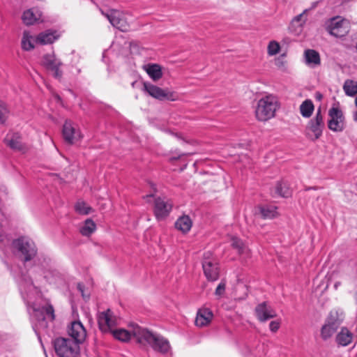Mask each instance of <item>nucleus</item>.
Here are the masks:
<instances>
[{
  "label": "nucleus",
  "instance_id": "obj_6",
  "mask_svg": "<svg viewBox=\"0 0 357 357\" xmlns=\"http://www.w3.org/2000/svg\"><path fill=\"white\" fill-rule=\"evenodd\" d=\"M12 246L15 250L21 254L24 261H31L37 254L35 243L26 237H20L13 241Z\"/></svg>",
  "mask_w": 357,
  "mask_h": 357
},
{
  "label": "nucleus",
  "instance_id": "obj_41",
  "mask_svg": "<svg viewBox=\"0 0 357 357\" xmlns=\"http://www.w3.org/2000/svg\"><path fill=\"white\" fill-rule=\"evenodd\" d=\"M280 326V322L278 321H272L269 324V328L271 332L275 333L278 331Z\"/></svg>",
  "mask_w": 357,
  "mask_h": 357
},
{
  "label": "nucleus",
  "instance_id": "obj_14",
  "mask_svg": "<svg viewBox=\"0 0 357 357\" xmlns=\"http://www.w3.org/2000/svg\"><path fill=\"white\" fill-rule=\"evenodd\" d=\"M102 13L108 19L113 26L121 31H128L129 25L121 12L117 10H112L109 13L105 14L103 12Z\"/></svg>",
  "mask_w": 357,
  "mask_h": 357
},
{
  "label": "nucleus",
  "instance_id": "obj_21",
  "mask_svg": "<svg viewBox=\"0 0 357 357\" xmlns=\"http://www.w3.org/2000/svg\"><path fill=\"white\" fill-rule=\"evenodd\" d=\"M42 13L37 8H33L25 10L22 15V20L26 26L33 25L42 21Z\"/></svg>",
  "mask_w": 357,
  "mask_h": 357
},
{
  "label": "nucleus",
  "instance_id": "obj_28",
  "mask_svg": "<svg viewBox=\"0 0 357 357\" xmlns=\"http://www.w3.org/2000/svg\"><path fill=\"white\" fill-rule=\"evenodd\" d=\"M136 326H138V325L132 324L131 326L130 331H127L125 329L120 328V329H116V330L114 329L111 333H112L114 337L116 339H117L120 341H122V342H127L130 340L132 336H133L135 337L132 331H133V328Z\"/></svg>",
  "mask_w": 357,
  "mask_h": 357
},
{
  "label": "nucleus",
  "instance_id": "obj_11",
  "mask_svg": "<svg viewBox=\"0 0 357 357\" xmlns=\"http://www.w3.org/2000/svg\"><path fill=\"white\" fill-rule=\"evenodd\" d=\"M98 323L99 328L103 333L112 332L116 325V318L109 309L98 314Z\"/></svg>",
  "mask_w": 357,
  "mask_h": 357
},
{
  "label": "nucleus",
  "instance_id": "obj_26",
  "mask_svg": "<svg viewBox=\"0 0 357 357\" xmlns=\"http://www.w3.org/2000/svg\"><path fill=\"white\" fill-rule=\"evenodd\" d=\"M192 226V222L188 215L179 217L175 222V227L183 234L188 233Z\"/></svg>",
  "mask_w": 357,
  "mask_h": 357
},
{
  "label": "nucleus",
  "instance_id": "obj_42",
  "mask_svg": "<svg viewBox=\"0 0 357 357\" xmlns=\"http://www.w3.org/2000/svg\"><path fill=\"white\" fill-rule=\"evenodd\" d=\"M184 155H185L184 153H179L177 156L171 157L169 160L172 161L176 160H178L181 156H183Z\"/></svg>",
  "mask_w": 357,
  "mask_h": 357
},
{
  "label": "nucleus",
  "instance_id": "obj_23",
  "mask_svg": "<svg viewBox=\"0 0 357 357\" xmlns=\"http://www.w3.org/2000/svg\"><path fill=\"white\" fill-rule=\"evenodd\" d=\"M59 38L56 31L47 30L40 33L36 37V43L39 45H47L54 43Z\"/></svg>",
  "mask_w": 357,
  "mask_h": 357
},
{
  "label": "nucleus",
  "instance_id": "obj_40",
  "mask_svg": "<svg viewBox=\"0 0 357 357\" xmlns=\"http://www.w3.org/2000/svg\"><path fill=\"white\" fill-rule=\"evenodd\" d=\"M309 10L308 9H305L303 10V12L298 15H296V17H294V18L292 20V23H295V22H299L300 24L299 26H302L303 24H304L306 21V20H303V22H301L302 21V18H303V16L304 14H305Z\"/></svg>",
  "mask_w": 357,
  "mask_h": 357
},
{
  "label": "nucleus",
  "instance_id": "obj_44",
  "mask_svg": "<svg viewBox=\"0 0 357 357\" xmlns=\"http://www.w3.org/2000/svg\"><path fill=\"white\" fill-rule=\"evenodd\" d=\"M77 289L83 294V286L81 284H77ZM84 296V294H82Z\"/></svg>",
  "mask_w": 357,
  "mask_h": 357
},
{
  "label": "nucleus",
  "instance_id": "obj_18",
  "mask_svg": "<svg viewBox=\"0 0 357 357\" xmlns=\"http://www.w3.org/2000/svg\"><path fill=\"white\" fill-rule=\"evenodd\" d=\"M255 314L258 320L261 322L277 316L276 312L266 302H263L256 306Z\"/></svg>",
  "mask_w": 357,
  "mask_h": 357
},
{
  "label": "nucleus",
  "instance_id": "obj_38",
  "mask_svg": "<svg viewBox=\"0 0 357 357\" xmlns=\"http://www.w3.org/2000/svg\"><path fill=\"white\" fill-rule=\"evenodd\" d=\"M280 50V45L278 42L273 40L268 43V55H270V56L275 55L278 53H279Z\"/></svg>",
  "mask_w": 357,
  "mask_h": 357
},
{
  "label": "nucleus",
  "instance_id": "obj_16",
  "mask_svg": "<svg viewBox=\"0 0 357 357\" xmlns=\"http://www.w3.org/2000/svg\"><path fill=\"white\" fill-rule=\"evenodd\" d=\"M68 333L71 340L76 342L79 345L84 342L86 337V331L80 321H73L68 327Z\"/></svg>",
  "mask_w": 357,
  "mask_h": 357
},
{
  "label": "nucleus",
  "instance_id": "obj_3",
  "mask_svg": "<svg viewBox=\"0 0 357 357\" xmlns=\"http://www.w3.org/2000/svg\"><path fill=\"white\" fill-rule=\"evenodd\" d=\"M32 317L37 324L34 327V330L37 333L39 328L45 329L47 327V321H52L55 319L54 310L53 306L50 303H46L41 307L33 305Z\"/></svg>",
  "mask_w": 357,
  "mask_h": 357
},
{
  "label": "nucleus",
  "instance_id": "obj_34",
  "mask_svg": "<svg viewBox=\"0 0 357 357\" xmlns=\"http://www.w3.org/2000/svg\"><path fill=\"white\" fill-rule=\"evenodd\" d=\"M96 229L95 222L91 219L85 220L84 225L80 228V233L83 236H90Z\"/></svg>",
  "mask_w": 357,
  "mask_h": 357
},
{
  "label": "nucleus",
  "instance_id": "obj_32",
  "mask_svg": "<svg viewBox=\"0 0 357 357\" xmlns=\"http://www.w3.org/2000/svg\"><path fill=\"white\" fill-rule=\"evenodd\" d=\"M314 107L311 100H305L300 106L301 115L305 118H309L312 114Z\"/></svg>",
  "mask_w": 357,
  "mask_h": 357
},
{
  "label": "nucleus",
  "instance_id": "obj_29",
  "mask_svg": "<svg viewBox=\"0 0 357 357\" xmlns=\"http://www.w3.org/2000/svg\"><path fill=\"white\" fill-rule=\"evenodd\" d=\"M34 43H36V38H34L29 31H24L21 41L22 49L24 51H31L35 47Z\"/></svg>",
  "mask_w": 357,
  "mask_h": 357
},
{
  "label": "nucleus",
  "instance_id": "obj_48",
  "mask_svg": "<svg viewBox=\"0 0 357 357\" xmlns=\"http://www.w3.org/2000/svg\"><path fill=\"white\" fill-rule=\"evenodd\" d=\"M317 2H314V3H312V8H315V7L317 6Z\"/></svg>",
  "mask_w": 357,
  "mask_h": 357
},
{
  "label": "nucleus",
  "instance_id": "obj_36",
  "mask_svg": "<svg viewBox=\"0 0 357 357\" xmlns=\"http://www.w3.org/2000/svg\"><path fill=\"white\" fill-rule=\"evenodd\" d=\"M75 211L81 215H88L92 211V208L84 201L79 200L75 205Z\"/></svg>",
  "mask_w": 357,
  "mask_h": 357
},
{
  "label": "nucleus",
  "instance_id": "obj_35",
  "mask_svg": "<svg viewBox=\"0 0 357 357\" xmlns=\"http://www.w3.org/2000/svg\"><path fill=\"white\" fill-rule=\"evenodd\" d=\"M231 246L236 249L239 254L241 255H248L249 250L247 246L244 244V243L239 238L236 237H233L231 238Z\"/></svg>",
  "mask_w": 357,
  "mask_h": 357
},
{
  "label": "nucleus",
  "instance_id": "obj_15",
  "mask_svg": "<svg viewBox=\"0 0 357 357\" xmlns=\"http://www.w3.org/2000/svg\"><path fill=\"white\" fill-rule=\"evenodd\" d=\"M328 33L336 37L342 38L349 31V26L344 20H340L337 18H333L327 27Z\"/></svg>",
  "mask_w": 357,
  "mask_h": 357
},
{
  "label": "nucleus",
  "instance_id": "obj_30",
  "mask_svg": "<svg viewBox=\"0 0 357 357\" xmlns=\"http://www.w3.org/2000/svg\"><path fill=\"white\" fill-rule=\"evenodd\" d=\"M259 208L262 218L264 219H273L278 215L277 207L275 206H261Z\"/></svg>",
  "mask_w": 357,
  "mask_h": 357
},
{
  "label": "nucleus",
  "instance_id": "obj_33",
  "mask_svg": "<svg viewBox=\"0 0 357 357\" xmlns=\"http://www.w3.org/2000/svg\"><path fill=\"white\" fill-rule=\"evenodd\" d=\"M343 90L347 96H354L357 94V82L352 79H347L344 83Z\"/></svg>",
  "mask_w": 357,
  "mask_h": 357
},
{
  "label": "nucleus",
  "instance_id": "obj_19",
  "mask_svg": "<svg viewBox=\"0 0 357 357\" xmlns=\"http://www.w3.org/2000/svg\"><path fill=\"white\" fill-rule=\"evenodd\" d=\"M213 317V312L206 307H202L198 310L195 319V325L198 327H204L208 326Z\"/></svg>",
  "mask_w": 357,
  "mask_h": 357
},
{
  "label": "nucleus",
  "instance_id": "obj_5",
  "mask_svg": "<svg viewBox=\"0 0 357 357\" xmlns=\"http://www.w3.org/2000/svg\"><path fill=\"white\" fill-rule=\"evenodd\" d=\"M54 346L55 352L59 357H77L79 354V345L70 338H56Z\"/></svg>",
  "mask_w": 357,
  "mask_h": 357
},
{
  "label": "nucleus",
  "instance_id": "obj_9",
  "mask_svg": "<svg viewBox=\"0 0 357 357\" xmlns=\"http://www.w3.org/2000/svg\"><path fill=\"white\" fill-rule=\"evenodd\" d=\"M41 65L48 70L53 73V75L56 79L62 77V71L60 67L63 65L60 59H57L54 54H46L43 56Z\"/></svg>",
  "mask_w": 357,
  "mask_h": 357
},
{
  "label": "nucleus",
  "instance_id": "obj_10",
  "mask_svg": "<svg viewBox=\"0 0 357 357\" xmlns=\"http://www.w3.org/2000/svg\"><path fill=\"white\" fill-rule=\"evenodd\" d=\"M210 255L209 252L205 253L202 267L207 280L214 282L218 279L220 271L218 264L214 260L209 259Z\"/></svg>",
  "mask_w": 357,
  "mask_h": 357
},
{
  "label": "nucleus",
  "instance_id": "obj_47",
  "mask_svg": "<svg viewBox=\"0 0 357 357\" xmlns=\"http://www.w3.org/2000/svg\"><path fill=\"white\" fill-rule=\"evenodd\" d=\"M137 81H134L131 83V86L132 88H135L136 86V84H137Z\"/></svg>",
  "mask_w": 357,
  "mask_h": 357
},
{
  "label": "nucleus",
  "instance_id": "obj_43",
  "mask_svg": "<svg viewBox=\"0 0 357 357\" xmlns=\"http://www.w3.org/2000/svg\"><path fill=\"white\" fill-rule=\"evenodd\" d=\"M6 237L7 236L4 232L0 231V242L4 241Z\"/></svg>",
  "mask_w": 357,
  "mask_h": 357
},
{
  "label": "nucleus",
  "instance_id": "obj_22",
  "mask_svg": "<svg viewBox=\"0 0 357 357\" xmlns=\"http://www.w3.org/2000/svg\"><path fill=\"white\" fill-rule=\"evenodd\" d=\"M354 334L347 327L341 328L335 337L338 346L347 347L352 342Z\"/></svg>",
  "mask_w": 357,
  "mask_h": 357
},
{
  "label": "nucleus",
  "instance_id": "obj_8",
  "mask_svg": "<svg viewBox=\"0 0 357 357\" xmlns=\"http://www.w3.org/2000/svg\"><path fill=\"white\" fill-rule=\"evenodd\" d=\"M330 119L328 127L334 132H341L344 128V117L342 111L335 107H333L328 111Z\"/></svg>",
  "mask_w": 357,
  "mask_h": 357
},
{
  "label": "nucleus",
  "instance_id": "obj_46",
  "mask_svg": "<svg viewBox=\"0 0 357 357\" xmlns=\"http://www.w3.org/2000/svg\"><path fill=\"white\" fill-rule=\"evenodd\" d=\"M354 120L357 122V111L354 113Z\"/></svg>",
  "mask_w": 357,
  "mask_h": 357
},
{
  "label": "nucleus",
  "instance_id": "obj_1",
  "mask_svg": "<svg viewBox=\"0 0 357 357\" xmlns=\"http://www.w3.org/2000/svg\"><path fill=\"white\" fill-rule=\"evenodd\" d=\"M132 333L136 342L142 346L148 345L154 351L162 354H167L171 350L169 340L158 333H153L139 326H135Z\"/></svg>",
  "mask_w": 357,
  "mask_h": 357
},
{
  "label": "nucleus",
  "instance_id": "obj_31",
  "mask_svg": "<svg viewBox=\"0 0 357 357\" xmlns=\"http://www.w3.org/2000/svg\"><path fill=\"white\" fill-rule=\"evenodd\" d=\"M275 192L282 197H289L291 195V190L286 182H278L275 188Z\"/></svg>",
  "mask_w": 357,
  "mask_h": 357
},
{
  "label": "nucleus",
  "instance_id": "obj_2",
  "mask_svg": "<svg viewBox=\"0 0 357 357\" xmlns=\"http://www.w3.org/2000/svg\"><path fill=\"white\" fill-rule=\"evenodd\" d=\"M280 104L278 98L271 93L261 96L255 106V115L257 121L266 122L274 118Z\"/></svg>",
  "mask_w": 357,
  "mask_h": 357
},
{
  "label": "nucleus",
  "instance_id": "obj_12",
  "mask_svg": "<svg viewBox=\"0 0 357 357\" xmlns=\"http://www.w3.org/2000/svg\"><path fill=\"white\" fill-rule=\"evenodd\" d=\"M324 127V123L321 110V108H319L314 118L310 121L307 127L308 130L312 132L309 135L312 140H316L321 137Z\"/></svg>",
  "mask_w": 357,
  "mask_h": 357
},
{
  "label": "nucleus",
  "instance_id": "obj_24",
  "mask_svg": "<svg viewBox=\"0 0 357 357\" xmlns=\"http://www.w3.org/2000/svg\"><path fill=\"white\" fill-rule=\"evenodd\" d=\"M4 142L10 149L16 151H22L23 145L18 133H8L4 139Z\"/></svg>",
  "mask_w": 357,
  "mask_h": 357
},
{
  "label": "nucleus",
  "instance_id": "obj_49",
  "mask_svg": "<svg viewBox=\"0 0 357 357\" xmlns=\"http://www.w3.org/2000/svg\"><path fill=\"white\" fill-rule=\"evenodd\" d=\"M355 105H356V106L357 107V97H356V99H355Z\"/></svg>",
  "mask_w": 357,
  "mask_h": 357
},
{
  "label": "nucleus",
  "instance_id": "obj_25",
  "mask_svg": "<svg viewBox=\"0 0 357 357\" xmlns=\"http://www.w3.org/2000/svg\"><path fill=\"white\" fill-rule=\"evenodd\" d=\"M305 63L310 67L314 68L321 63L319 54L314 50H306L304 52Z\"/></svg>",
  "mask_w": 357,
  "mask_h": 357
},
{
  "label": "nucleus",
  "instance_id": "obj_7",
  "mask_svg": "<svg viewBox=\"0 0 357 357\" xmlns=\"http://www.w3.org/2000/svg\"><path fill=\"white\" fill-rule=\"evenodd\" d=\"M143 91L151 97L160 100L176 101L178 99V95L175 92L167 89H162L149 82H144Z\"/></svg>",
  "mask_w": 357,
  "mask_h": 357
},
{
  "label": "nucleus",
  "instance_id": "obj_37",
  "mask_svg": "<svg viewBox=\"0 0 357 357\" xmlns=\"http://www.w3.org/2000/svg\"><path fill=\"white\" fill-rule=\"evenodd\" d=\"M10 114V111L5 102L0 101V123H4Z\"/></svg>",
  "mask_w": 357,
  "mask_h": 357
},
{
  "label": "nucleus",
  "instance_id": "obj_13",
  "mask_svg": "<svg viewBox=\"0 0 357 357\" xmlns=\"http://www.w3.org/2000/svg\"><path fill=\"white\" fill-rule=\"evenodd\" d=\"M172 203L165 198L157 197L154 203V214L158 220L167 217L172 211Z\"/></svg>",
  "mask_w": 357,
  "mask_h": 357
},
{
  "label": "nucleus",
  "instance_id": "obj_45",
  "mask_svg": "<svg viewBox=\"0 0 357 357\" xmlns=\"http://www.w3.org/2000/svg\"><path fill=\"white\" fill-rule=\"evenodd\" d=\"M340 284H341V283H340V282H335V284H334V287H335V289H337V287L340 285Z\"/></svg>",
  "mask_w": 357,
  "mask_h": 357
},
{
  "label": "nucleus",
  "instance_id": "obj_4",
  "mask_svg": "<svg viewBox=\"0 0 357 357\" xmlns=\"http://www.w3.org/2000/svg\"><path fill=\"white\" fill-rule=\"evenodd\" d=\"M342 314L336 310L331 311L320 330V336L324 341L331 339L342 321Z\"/></svg>",
  "mask_w": 357,
  "mask_h": 357
},
{
  "label": "nucleus",
  "instance_id": "obj_27",
  "mask_svg": "<svg viewBox=\"0 0 357 357\" xmlns=\"http://www.w3.org/2000/svg\"><path fill=\"white\" fill-rule=\"evenodd\" d=\"M144 68L146 73L153 81H158L162 77V68L158 64L149 63Z\"/></svg>",
  "mask_w": 357,
  "mask_h": 357
},
{
  "label": "nucleus",
  "instance_id": "obj_39",
  "mask_svg": "<svg viewBox=\"0 0 357 357\" xmlns=\"http://www.w3.org/2000/svg\"><path fill=\"white\" fill-rule=\"evenodd\" d=\"M226 289V282L222 280L215 289V294L220 298L225 293Z\"/></svg>",
  "mask_w": 357,
  "mask_h": 357
},
{
  "label": "nucleus",
  "instance_id": "obj_20",
  "mask_svg": "<svg viewBox=\"0 0 357 357\" xmlns=\"http://www.w3.org/2000/svg\"><path fill=\"white\" fill-rule=\"evenodd\" d=\"M20 290L24 299L27 300L28 302H30L31 295L38 293V290L31 280L26 278H23L20 282Z\"/></svg>",
  "mask_w": 357,
  "mask_h": 357
},
{
  "label": "nucleus",
  "instance_id": "obj_17",
  "mask_svg": "<svg viewBox=\"0 0 357 357\" xmlns=\"http://www.w3.org/2000/svg\"><path fill=\"white\" fill-rule=\"evenodd\" d=\"M63 136L65 141L70 144H75L82 138L80 131L70 121H66L63 125Z\"/></svg>",
  "mask_w": 357,
  "mask_h": 357
}]
</instances>
